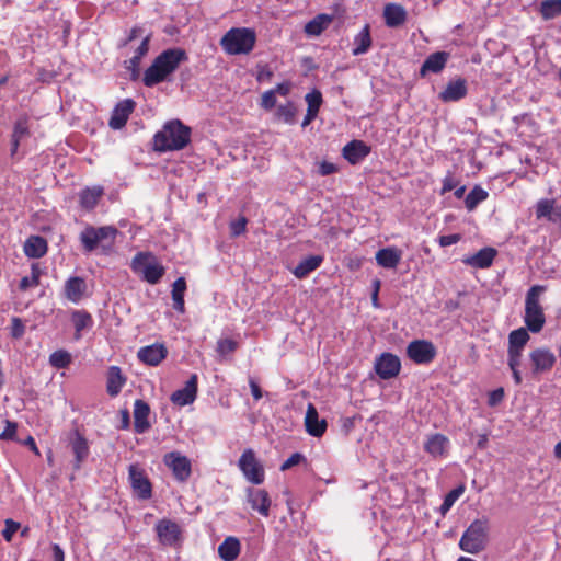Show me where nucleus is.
Returning <instances> with one entry per match:
<instances>
[{
	"instance_id": "c756f323",
	"label": "nucleus",
	"mask_w": 561,
	"mask_h": 561,
	"mask_svg": "<svg viewBox=\"0 0 561 561\" xmlns=\"http://www.w3.org/2000/svg\"><path fill=\"white\" fill-rule=\"evenodd\" d=\"M104 194V188L100 185L88 186L79 193V203L85 210H92Z\"/></svg>"
},
{
	"instance_id": "20e7f679",
	"label": "nucleus",
	"mask_w": 561,
	"mask_h": 561,
	"mask_svg": "<svg viewBox=\"0 0 561 561\" xmlns=\"http://www.w3.org/2000/svg\"><path fill=\"white\" fill-rule=\"evenodd\" d=\"M545 290V286L534 285L526 294L524 322L531 333H539L546 323L543 308L540 305V295Z\"/></svg>"
},
{
	"instance_id": "393cba45",
	"label": "nucleus",
	"mask_w": 561,
	"mask_h": 561,
	"mask_svg": "<svg viewBox=\"0 0 561 561\" xmlns=\"http://www.w3.org/2000/svg\"><path fill=\"white\" fill-rule=\"evenodd\" d=\"M495 255L496 250L486 247L479 250L476 254L465 257L462 262L474 268H488L492 265Z\"/></svg>"
},
{
	"instance_id": "69168bd1",
	"label": "nucleus",
	"mask_w": 561,
	"mask_h": 561,
	"mask_svg": "<svg viewBox=\"0 0 561 561\" xmlns=\"http://www.w3.org/2000/svg\"><path fill=\"white\" fill-rule=\"evenodd\" d=\"M51 550H53V561H65V553L59 545L54 543L51 546Z\"/></svg>"
},
{
	"instance_id": "412c9836",
	"label": "nucleus",
	"mask_w": 561,
	"mask_h": 561,
	"mask_svg": "<svg viewBox=\"0 0 561 561\" xmlns=\"http://www.w3.org/2000/svg\"><path fill=\"white\" fill-rule=\"evenodd\" d=\"M305 426L309 435L321 437L327 430V421L320 419L316 407L309 403L305 416Z\"/></svg>"
},
{
	"instance_id": "a18cd8bd",
	"label": "nucleus",
	"mask_w": 561,
	"mask_h": 561,
	"mask_svg": "<svg viewBox=\"0 0 561 561\" xmlns=\"http://www.w3.org/2000/svg\"><path fill=\"white\" fill-rule=\"evenodd\" d=\"M539 12L545 20H551L561 14V0H545L540 3Z\"/></svg>"
},
{
	"instance_id": "49530a36",
	"label": "nucleus",
	"mask_w": 561,
	"mask_h": 561,
	"mask_svg": "<svg viewBox=\"0 0 561 561\" xmlns=\"http://www.w3.org/2000/svg\"><path fill=\"white\" fill-rule=\"evenodd\" d=\"M42 275V270L37 263H33L31 265V275L24 276L20 280L19 288L21 290H27L28 288L37 287L39 285V277Z\"/></svg>"
},
{
	"instance_id": "b1692460",
	"label": "nucleus",
	"mask_w": 561,
	"mask_h": 561,
	"mask_svg": "<svg viewBox=\"0 0 561 561\" xmlns=\"http://www.w3.org/2000/svg\"><path fill=\"white\" fill-rule=\"evenodd\" d=\"M370 152V148L362 140H352L343 148V157L351 163L357 164Z\"/></svg>"
},
{
	"instance_id": "cd10ccee",
	"label": "nucleus",
	"mask_w": 561,
	"mask_h": 561,
	"mask_svg": "<svg viewBox=\"0 0 561 561\" xmlns=\"http://www.w3.org/2000/svg\"><path fill=\"white\" fill-rule=\"evenodd\" d=\"M47 241L41 236L28 237L23 245L24 254L30 259H39L47 253Z\"/></svg>"
},
{
	"instance_id": "ddd939ff",
	"label": "nucleus",
	"mask_w": 561,
	"mask_h": 561,
	"mask_svg": "<svg viewBox=\"0 0 561 561\" xmlns=\"http://www.w3.org/2000/svg\"><path fill=\"white\" fill-rule=\"evenodd\" d=\"M374 368L376 374L383 380L391 379L400 373L401 362L392 353H382L375 360Z\"/></svg>"
},
{
	"instance_id": "79ce46f5",
	"label": "nucleus",
	"mask_w": 561,
	"mask_h": 561,
	"mask_svg": "<svg viewBox=\"0 0 561 561\" xmlns=\"http://www.w3.org/2000/svg\"><path fill=\"white\" fill-rule=\"evenodd\" d=\"M71 320L76 329L77 339L81 337V331L90 328L93 323L91 314L83 310L73 311L71 314Z\"/></svg>"
},
{
	"instance_id": "6e6552de",
	"label": "nucleus",
	"mask_w": 561,
	"mask_h": 561,
	"mask_svg": "<svg viewBox=\"0 0 561 561\" xmlns=\"http://www.w3.org/2000/svg\"><path fill=\"white\" fill-rule=\"evenodd\" d=\"M238 467L243 473L247 481L253 484H262L265 479V471L263 465L255 457V453L248 448L245 449L239 460Z\"/></svg>"
},
{
	"instance_id": "3c124183",
	"label": "nucleus",
	"mask_w": 561,
	"mask_h": 561,
	"mask_svg": "<svg viewBox=\"0 0 561 561\" xmlns=\"http://www.w3.org/2000/svg\"><path fill=\"white\" fill-rule=\"evenodd\" d=\"M524 350L507 347V365L510 368L520 367Z\"/></svg>"
},
{
	"instance_id": "58836bf2",
	"label": "nucleus",
	"mask_w": 561,
	"mask_h": 561,
	"mask_svg": "<svg viewBox=\"0 0 561 561\" xmlns=\"http://www.w3.org/2000/svg\"><path fill=\"white\" fill-rule=\"evenodd\" d=\"M332 22V16L318 14L305 25V33L308 36H319Z\"/></svg>"
},
{
	"instance_id": "aec40b11",
	"label": "nucleus",
	"mask_w": 561,
	"mask_h": 561,
	"mask_svg": "<svg viewBox=\"0 0 561 561\" xmlns=\"http://www.w3.org/2000/svg\"><path fill=\"white\" fill-rule=\"evenodd\" d=\"M468 93L467 81L462 78L450 80L446 88L439 93V99L445 102H457Z\"/></svg>"
},
{
	"instance_id": "39448f33",
	"label": "nucleus",
	"mask_w": 561,
	"mask_h": 561,
	"mask_svg": "<svg viewBox=\"0 0 561 561\" xmlns=\"http://www.w3.org/2000/svg\"><path fill=\"white\" fill-rule=\"evenodd\" d=\"M489 522L486 518L474 519L463 531L459 548L471 554L482 551L488 542Z\"/></svg>"
},
{
	"instance_id": "a878e982",
	"label": "nucleus",
	"mask_w": 561,
	"mask_h": 561,
	"mask_svg": "<svg viewBox=\"0 0 561 561\" xmlns=\"http://www.w3.org/2000/svg\"><path fill=\"white\" fill-rule=\"evenodd\" d=\"M150 408L144 400H136L134 404V428L138 434H142L149 430L150 423L148 416Z\"/></svg>"
},
{
	"instance_id": "7ed1b4c3",
	"label": "nucleus",
	"mask_w": 561,
	"mask_h": 561,
	"mask_svg": "<svg viewBox=\"0 0 561 561\" xmlns=\"http://www.w3.org/2000/svg\"><path fill=\"white\" fill-rule=\"evenodd\" d=\"M256 43L254 30L249 27H232L224 34L220 46L228 55H248Z\"/></svg>"
},
{
	"instance_id": "0e129e2a",
	"label": "nucleus",
	"mask_w": 561,
	"mask_h": 561,
	"mask_svg": "<svg viewBox=\"0 0 561 561\" xmlns=\"http://www.w3.org/2000/svg\"><path fill=\"white\" fill-rule=\"evenodd\" d=\"M291 85L289 82H280L272 91H275V94H279L282 96H286L289 94Z\"/></svg>"
},
{
	"instance_id": "864d4df0",
	"label": "nucleus",
	"mask_w": 561,
	"mask_h": 561,
	"mask_svg": "<svg viewBox=\"0 0 561 561\" xmlns=\"http://www.w3.org/2000/svg\"><path fill=\"white\" fill-rule=\"evenodd\" d=\"M276 105L275 91L267 90L262 94L260 106L265 111H271Z\"/></svg>"
},
{
	"instance_id": "2f4dec72",
	"label": "nucleus",
	"mask_w": 561,
	"mask_h": 561,
	"mask_svg": "<svg viewBox=\"0 0 561 561\" xmlns=\"http://www.w3.org/2000/svg\"><path fill=\"white\" fill-rule=\"evenodd\" d=\"M126 382L118 366H111L107 371L106 391L111 397H116L122 391Z\"/></svg>"
},
{
	"instance_id": "13d9d810",
	"label": "nucleus",
	"mask_w": 561,
	"mask_h": 561,
	"mask_svg": "<svg viewBox=\"0 0 561 561\" xmlns=\"http://www.w3.org/2000/svg\"><path fill=\"white\" fill-rule=\"evenodd\" d=\"M305 459L304 455L300 453H294L289 458H287L280 466V470L285 471L290 469L291 467L300 463Z\"/></svg>"
},
{
	"instance_id": "dca6fc26",
	"label": "nucleus",
	"mask_w": 561,
	"mask_h": 561,
	"mask_svg": "<svg viewBox=\"0 0 561 561\" xmlns=\"http://www.w3.org/2000/svg\"><path fill=\"white\" fill-rule=\"evenodd\" d=\"M136 103L131 99H125L116 104L114 107L108 125L112 129H121L123 128L129 115L133 113Z\"/></svg>"
},
{
	"instance_id": "4c0bfd02",
	"label": "nucleus",
	"mask_w": 561,
	"mask_h": 561,
	"mask_svg": "<svg viewBox=\"0 0 561 561\" xmlns=\"http://www.w3.org/2000/svg\"><path fill=\"white\" fill-rule=\"evenodd\" d=\"M186 290V282L183 277H179L174 280L172 284V300H173V308L180 312L184 313L185 311V302H184V293Z\"/></svg>"
},
{
	"instance_id": "f704fd0d",
	"label": "nucleus",
	"mask_w": 561,
	"mask_h": 561,
	"mask_svg": "<svg viewBox=\"0 0 561 561\" xmlns=\"http://www.w3.org/2000/svg\"><path fill=\"white\" fill-rule=\"evenodd\" d=\"M371 46V37H370V28L368 24H365L364 27L359 31L358 34L355 35L353 39V49L352 54L354 56H359L366 54Z\"/></svg>"
},
{
	"instance_id": "de8ad7c7",
	"label": "nucleus",
	"mask_w": 561,
	"mask_h": 561,
	"mask_svg": "<svg viewBox=\"0 0 561 561\" xmlns=\"http://www.w3.org/2000/svg\"><path fill=\"white\" fill-rule=\"evenodd\" d=\"M70 363L71 355L65 350H58L49 356V364L57 369L66 368Z\"/></svg>"
},
{
	"instance_id": "0eeeda50",
	"label": "nucleus",
	"mask_w": 561,
	"mask_h": 561,
	"mask_svg": "<svg viewBox=\"0 0 561 561\" xmlns=\"http://www.w3.org/2000/svg\"><path fill=\"white\" fill-rule=\"evenodd\" d=\"M117 234V229L112 226L92 227L88 226L80 233V241L87 252H92L98 245L111 247Z\"/></svg>"
},
{
	"instance_id": "f257e3e1",
	"label": "nucleus",
	"mask_w": 561,
	"mask_h": 561,
	"mask_svg": "<svg viewBox=\"0 0 561 561\" xmlns=\"http://www.w3.org/2000/svg\"><path fill=\"white\" fill-rule=\"evenodd\" d=\"M186 59V53L181 48H169L162 51L146 69L142 77L144 84L152 88L161 82L170 81V77Z\"/></svg>"
},
{
	"instance_id": "8fccbe9b",
	"label": "nucleus",
	"mask_w": 561,
	"mask_h": 561,
	"mask_svg": "<svg viewBox=\"0 0 561 561\" xmlns=\"http://www.w3.org/2000/svg\"><path fill=\"white\" fill-rule=\"evenodd\" d=\"M305 100L308 104V111H313L316 113L319 112V108L322 104V94L318 90H313L306 94Z\"/></svg>"
},
{
	"instance_id": "ea45409f",
	"label": "nucleus",
	"mask_w": 561,
	"mask_h": 561,
	"mask_svg": "<svg viewBox=\"0 0 561 561\" xmlns=\"http://www.w3.org/2000/svg\"><path fill=\"white\" fill-rule=\"evenodd\" d=\"M71 447H72V451L76 457L77 466L79 467L80 463L89 455V446H88L87 439L77 431L73 433V439L71 440Z\"/></svg>"
},
{
	"instance_id": "e433bc0d",
	"label": "nucleus",
	"mask_w": 561,
	"mask_h": 561,
	"mask_svg": "<svg viewBox=\"0 0 561 561\" xmlns=\"http://www.w3.org/2000/svg\"><path fill=\"white\" fill-rule=\"evenodd\" d=\"M323 262V256L321 255H310L304 260H301L298 265L294 270V275L297 278H304L314 270H317L321 263Z\"/></svg>"
},
{
	"instance_id": "9d476101",
	"label": "nucleus",
	"mask_w": 561,
	"mask_h": 561,
	"mask_svg": "<svg viewBox=\"0 0 561 561\" xmlns=\"http://www.w3.org/2000/svg\"><path fill=\"white\" fill-rule=\"evenodd\" d=\"M407 355L415 364H430L436 356V347L431 341L414 340L409 343Z\"/></svg>"
},
{
	"instance_id": "09e8293b",
	"label": "nucleus",
	"mask_w": 561,
	"mask_h": 561,
	"mask_svg": "<svg viewBox=\"0 0 561 561\" xmlns=\"http://www.w3.org/2000/svg\"><path fill=\"white\" fill-rule=\"evenodd\" d=\"M238 348V342L232 339H219L217 341L216 352L221 359L232 354Z\"/></svg>"
},
{
	"instance_id": "423d86ee",
	"label": "nucleus",
	"mask_w": 561,
	"mask_h": 561,
	"mask_svg": "<svg viewBox=\"0 0 561 561\" xmlns=\"http://www.w3.org/2000/svg\"><path fill=\"white\" fill-rule=\"evenodd\" d=\"M131 270L147 283L154 285L164 275V267L148 252H139L131 260Z\"/></svg>"
},
{
	"instance_id": "4d7b16f0",
	"label": "nucleus",
	"mask_w": 561,
	"mask_h": 561,
	"mask_svg": "<svg viewBox=\"0 0 561 561\" xmlns=\"http://www.w3.org/2000/svg\"><path fill=\"white\" fill-rule=\"evenodd\" d=\"M465 490L466 488L463 484L458 485L445 495L444 501L453 506L455 502L465 493Z\"/></svg>"
},
{
	"instance_id": "a19ab883",
	"label": "nucleus",
	"mask_w": 561,
	"mask_h": 561,
	"mask_svg": "<svg viewBox=\"0 0 561 561\" xmlns=\"http://www.w3.org/2000/svg\"><path fill=\"white\" fill-rule=\"evenodd\" d=\"M528 329L519 328L513 330L508 334V346L510 348L524 350L527 343L530 340V335L528 333Z\"/></svg>"
},
{
	"instance_id": "c03bdc74",
	"label": "nucleus",
	"mask_w": 561,
	"mask_h": 561,
	"mask_svg": "<svg viewBox=\"0 0 561 561\" xmlns=\"http://www.w3.org/2000/svg\"><path fill=\"white\" fill-rule=\"evenodd\" d=\"M296 107L293 102L288 101L286 104H282L275 112V117L286 124L293 125L296 122Z\"/></svg>"
},
{
	"instance_id": "4468645a",
	"label": "nucleus",
	"mask_w": 561,
	"mask_h": 561,
	"mask_svg": "<svg viewBox=\"0 0 561 561\" xmlns=\"http://www.w3.org/2000/svg\"><path fill=\"white\" fill-rule=\"evenodd\" d=\"M247 501L253 511L260 515L267 517L270 515L271 497L263 489L247 488Z\"/></svg>"
},
{
	"instance_id": "e2e57ef3",
	"label": "nucleus",
	"mask_w": 561,
	"mask_h": 561,
	"mask_svg": "<svg viewBox=\"0 0 561 561\" xmlns=\"http://www.w3.org/2000/svg\"><path fill=\"white\" fill-rule=\"evenodd\" d=\"M318 171L321 175H330L336 171V167L332 162L322 161Z\"/></svg>"
},
{
	"instance_id": "9b49d317",
	"label": "nucleus",
	"mask_w": 561,
	"mask_h": 561,
	"mask_svg": "<svg viewBox=\"0 0 561 561\" xmlns=\"http://www.w3.org/2000/svg\"><path fill=\"white\" fill-rule=\"evenodd\" d=\"M163 462L180 482L186 481L192 473L191 460L179 451L165 454Z\"/></svg>"
},
{
	"instance_id": "6e6d98bb",
	"label": "nucleus",
	"mask_w": 561,
	"mask_h": 561,
	"mask_svg": "<svg viewBox=\"0 0 561 561\" xmlns=\"http://www.w3.org/2000/svg\"><path fill=\"white\" fill-rule=\"evenodd\" d=\"M247 229V219L244 217H241L230 224V232L231 236L238 237L242 233H244Z\"/></svg>"
},
{
	"instance_id": "1a4fd4ad",
	"label": "nucleus",
	"mask_w": 561,
	"mask_h": 561,
	"mask_svg": "<svg viewBox=\"0 0 561 561\" xmlns=\"http://www.w3.org/2000/svg\"><path fill=\"white\" fill-rule=\"evenodd\" d=\"M128 481L134 495L141 501L151 499L152 485L145 470L138 463L128 467Z\"/></svg>"
},
{
	"instance_id": "4be33fe9",
	"label": "nucleus",
	"mask_w": 561,
	"mask_h": 561,
	"mask_svg": "<svg viewBox=\"0 0 561 561\" xmlns=\"http://www.w3.org/2000/svg\"><path fill=\"white\" fill-rule=\"evenodd\" d=\"M450 54L447 51H436L426 57L421 66L420 75L425 77L427 73H439L446 67Z\"/></svg>"
},
{
	"instance_id": "2eb2a0df",
	"label": "nucleus",
	"mask_w": 561,
	"mask_h": 561,
	"mask_svg": "<svg viewBox=\"0 0 561 561\" xmlns=\"http://www.w3.org/2000/svg\"><path fill=\"white\" fill-rule=\"evenodd\" d=\"M536 218L547 219L561 227V206L552 198H542L536 204Z\"/></svg>"
},
{
	"instance_id": "bf43d9fd",
	"label": "nucleus",
	"mask_w": 561,
	"mask_h": 561,
	"mask_svg": "<svg viewBox=\"0 0 561 561\" xmlns=\"http://www.w3.org/2000/svg\"><path fill=\"white\" fill-rule=\"evenodd\" d=\"M504 399V389L497 388L489 393L488 404L490 407L497 405Z\"/></svg>"
},
{
	"instance_id": "680f3d73",
	"label": "nucleus",
	"mask_w": 561,
	"mask_h": 561,
	"mask_svg": "<svg viewBox=\"0 0 561 561\" xmlns=\"http://www.w3.org/2000/svg\"><path fill=\"white\" fill-rule=\"evenodd\" d=\"M16 433V424L8 422L4 431L0 434V439H12Z\"/></svg>"
},
{
	"instance_id": "72a5a7b5",
	"label": "nucleus",
	"mask_w": 561,
	"mask_h": 561,
	"mask_svg": "<svg viewBox=\"0 0 561 561\" xmlns=\"http://www.w3.org/2000/svg\"><path fill=\"white\" fill-rule=\"evenodd\" d=\"M30 136L28 118L26 116L20 117L13 127L12 140H11V154L18 152L20 142Z\"/></svg>"
},
{
	"instance_id": "052dcab7",
	"label": "nucleus",
	"mask_w": 561,
	"mask_h": 561,
	"mask_svg": "<svg viewBox=\"0 0 561 561\" xmlns=\"http://www.w3.org/2000/svg\"><path fill=\"white\" fill-rule=\"evenodd\" d=\"M461 239L460 234L458 233H453V234H445V236H440L439 239H438V242H439V245L440 247H450L453 244H456L457 242H459Z\"/></svg>"
},
{
	"instance_id": "603ef678",
	"label": "nucleus",
	"mask_w": 561,
	"mask_h": 561,
	"mask_svg": "<svg viewBox=\"0 0 561 561\" xmlns=\"http://www.w3.org/2000/svg\"><path fill=\"white\" fill-rule=\"evenodd\" d=\"M20 529V523L13 519H5L4 529L2 530V536L5 541L10 542L13 538V535Z\"/></svg>"
},
{
	"instance_id": "37998d69",
	"label": "nucleus",
	"mask_w": 561,
	"mask_h": 561,
	"mask_svg": "<svg viewBox=\"0 0 561 561\" xmlns=\"http://www.w3.org/2000/svg\"><path fill=\"white\" fill-rule=\"evenodd\" d=\"M489 196V193L479 185H476L466 196L465 205L469 211H472L477 206L484 202Z\"/></svg>"
},
{
	"instance_id": "5fc2aeb1",
	"label": "nucleus",
	"mask_w": 561,
	"mask_h": 561,
	"mask_svg": "<svg viewBox=\"0 0 561 561\" xmlns=\"http://www.w3.org/2000/svg\"><path fill=\"white\" fill-rule=\"evenodd\" d=\"M10 333H11V336L14 339H20L24 335L25 325L20 318H18V317L12 318Z\"/></svg>"
},
{
	"instance_id": "774afa93",
	"label": "nucleus",
	"mask_w": 561,
	"mask_h": 561,
	"mask_svg": "<svg viewBox=\"0 0 561 561\" xmlns=\"http://www.w3.org/2000/svg\"><path fill=\"white\" fill-rule=\"evenodd\" d=\"M249 385H250V389H251V393H252L253 398L255 400H260L262 398V391H261L260 386L253 379H251L249 381Z\"/></svg>"
},
{
	"instance_id": "f03ea898",
	"label": "nucleus",
	"mask_w": 561,
	"mask_h": 561,
	"mask_svg": "<svg viewBox=\"0 0 561 561\" xmlns=\"http://www.w3.org/2000/svg\"><path fill=\"white\" fill-rule=\"evenodd\" d=\"M191 134V128L180 119L169 121L153 137L154 150L159 152L181 150L190 144Z\"/></svg>"
},
{
	"instance_id": "c9c22d12",
	"label": "nucleus",
	"mask_w": 561,
	"mask_h": 561,
	"mask_svg": "<svg viewBox=\"0 0 561 561\" xmlns=\"http://www.w3.org/2000/svg\"><path fill=\"white\" fill-rule=\"evenodd\" d=\"M149 49V36L142 38L141 43L136 48L134 56L127 61V69L131 72V79H137L139 76V66L142 57Z\"/></svg>"
},
{
	"instance_id": "f8f14e48",
	"label": "nucleus",
	"mask_w": 561,
	"mask_h": 561,
	"mask_svg": "<svg viewBox=\"0 0 561 561\" xmlns=\"http://www.w3.org/2000/svg\"><path fill=\"white\" fill-rule=\"evenodd\" d=\"M528 358L533 376L550 371L557 360L554 354L547 347L533 350L529 353Z\"/></svg>"
},
{
	"instance_id": "5701e85b",
	"label": "nucleus",
	"mask_w": 561,
	"mask_h": 561,
	"mask_svg": "<svg viewBox=\"0 0 561 561\" xmlns=\"http://www.w3.org/2000/svg\"><path fill=\"white\" fill-rule=\"evenodd\" d=\"M402 259V251L396 247H387L378 250L375 255L376 263L387 270L398 267Z\"/></svg>"
},
{
	"instance_id": "6ab92c4d",
	"label": "nucleus",
	"mask_w": 561,
	"mask_h": 561,
	"mask_svg": "<svg viewBox=\"0 0 561 561\" xmlns=\"http://www.w3.org/2000/svg\"><path fill=\"white\" fill-rule=\"evenodd\" d=\"M197 396V376L194 374L186 381L182 389L174 391L171 394L172 403L184 407L195 401Z\"/></svg>"
},
{
	"instance_id": "bb28decb",
	"label": "nucleus",
	"mask_w": 561,
	"mask_h": 561,
	"mask_svg": "<svg viewBox=\"0 0 561 561\" xmlns=\"http://www.w3.org/2000/svg\"><path fill=\"white\" fill-rule=\"evenodd\" d=\"M449 445L448 438L443 434H433L427 437L424 449L434 458L444 457Z\"/></svg>"
},
{
	"instance_id": "473e14b6",
	"label": "nucleus",
	"mask_w": 561,
	"mask_h": 561,
	"mask_svg": "<svg viewBox=\"0 0 561 561\" xmlns=\"http://www.w3.org/2000/svg\"><path fill=\"white\" fill-rule=\"evenodd\" d=\"M241 545L237 537H227L218 547V554L224 561H234L240 554Z\"/></svg>"
},
{
	"instance_id": "c85d7f7f",
	"label": "nucleus",
	"mask_w": 561,
	"mask_h": 561,
	"mask_svg": "<svg viewBox=\"0 0 561 561\" xmlns=\"http://www.w3.org/2000/svg\"><path fill=\"white\" fill-rule=\"evenodd\" d=\"M385 23L389 27H398L407 20V11L397 3H388L383 9Z\"/></svg>"
},
{
	"instance_id": "f3484780",
	"label": "nucleus",
	"mask_w": 561,
	"mask_h": 561,
	"mask_svg": "<svg viewBox=\"0 0 561 561\" xmlns=\"http://www.w3.org/2000/svg\"><path fill=\"white\" fill-rule=\"evenodd\" d=\"M168 355V350L162 343H154L140 347L137 357L149 366H158Z\"/></svg>"
},
{
	"instance_id": "a211bd4d",
	"label": "nucleus",
	"mask_w": 561,
	"mask_h": 561,
	"mask_svg": "<svg viewBox=\"0 0 561 561\" xmlns=\"http://www.w3.org/2000/svg\"><path fill=\"white\" fill-rule=\"evenodd\" d=\"M156 531L160 542L164 546H173L180 538V527L175 522L161 519L156 525Z\"/></svg>"
},
{
	"instance_id": "338daca9",
	"label": "nucleus",
	"mask_w": 561,
	"mask_h": 561,
	"mask_svg": "<svg viewBox=\"0 0 561 561\" xmlns=\"http://www.w3.org/2000/svg\"><path fill=\"white\" fill-rule=\"evenodd\" d=\"M456 187V182L451 176H446L443 181L442 194L450 192Z\"/></svg>"
},
{
	"instance_id": "7c9ffc66",
	"label": "nucleus",
	"mask_w": 561,
	"mask_h": 561,
	"mask_svg": "<svg viewBox=\"0 0 561 561\" xmlns=\"http://www.w3.org/2000/svg\"><path fill=\"white\" fill-rule=\"evenodd\" d=\"M87 289V284L83 278L75 276L70 277L65 283V295L71 302L78 304Z\"/></svg>"
}]
</instances>
